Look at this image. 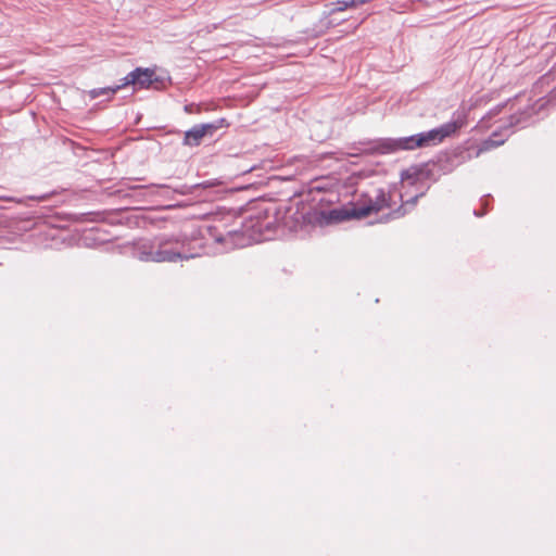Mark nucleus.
I'll return each mask as SVG.
<instances>
[{
    "label": "nucleus",
    "mask_w": 556,
    "mask_h": 556,
    "mask_svg": "<svg viewBox=\"0 0 556 556\" xmlns=\"http://www.w3.org/2000/svg\"><path fill=\"white\" fill-rule=\"evenodd\" d=\"M190 243L184 233L161 235L152 239L138 240L134 244V254L142 262L172 263L190 260L198 255L191 252Z\"/></svg>",
    "instance_id": "1"
},
{
    "label": "nucleus",
    "mask_w": 556,
    "mask_h": 556,
    "mask_svg": "<svg viewBox=\"0 0 556 556\" xmlns=\"http://www.w3.org/2000/svg\"><path fill=\"white\" fill-rule=\"evenodd\" d=\"M464 125V119L458 117L448 123L433 128L429 131L419 132L413 136L397 139H380L372 142L371 147L365 151L377 153H392L400 150H414L415 148H426L442 142L445 138L455 134Z\"/></svg>",
    "instance_id": "2"
},
{
    "label": "nucleus",
    "mask_w": 556,
    "mask_h": 556,
    "mask_svg": "<svg viewBox=\"0 0 556 556\" xmlns=\"http://www.w3.org/2000/svg\"><path fill=\"white\" fill-rule=\"evenodd\" d=\"M394 197L402 200V194L397 192L384 191L383 189L374 190L372 194H367L358 201L353 208L348 212L349 217L364 218L371 213H377L383 208H391L396 204Z\"/></svg>",
    "instance_id": "3"
},
{
    "label": "nucleus",
    "mask_w": 556,
    "mask_h": 556,
    "mask_svg": "<svg viewBox=\"0 0 556 556\" xmlns=\"http://www.w3.org/2000/svg\"><path fill=\"white\" fill-rule=\"evenodd\" d=\"M159 83L160 80L155 76L153 70L137 67L124 77V83L122 85H116L115 87L92 89L90 91V97L92 99H96L102 94L112 96L116 93L122 87L128 85H134L135 87L140 89L150 87L157 88L156 84Z\"/></svg>",
    "instance_id": "4"
},
{
    "label": "nucleus",
    "mask_w": 556,
    "mask_h": 556,
    "mask_svg": "<svg viewBox=\"0 0 556 556\" xmlns=\"http://www.w3.org/2000/svg\"><path fill=\"white\" fill-rule=\"evenodd\" d=\"M269 224L264 225L257 219L254 222L251 219L241 229L229 230L226 235H213V238L216 242L219 243H230L231 247L243 245L241 238L245 235L247 231L252 230L253 232L262 233L264 229H268Z\"/></svg>",
    "instance_id": "5"
},
{
    "label": "nucleus",
    "mask_w": 556,
    "mask_h": 556,
    "mask_svg": "<svg viewBox=\"0 0 556 556\" xmlns=\"http://www.w3.org/2000/svg\"><path fill=\"white\" fill-rule=\"evenodd\" d=\"M223 119L215 123L198 124L187 130L184 136L182 143L189 147H198L201 144L205 136H213L222 126Z\"/></svg>",
    "instance_id": "6"
},
{
    "label": "nucleus",
    "mask_w": 556,
    "mask_h": 556,
    "mask_svg": "<svg viewBox=\"0 0 556 556\" xmlns=\"http://www.w3.org/2000/svg\"><path fill=\"white\" fill-rule=\"evenodd\" d=\"M507 137H503L500 132L494 131L488 139H485L478 152L477 155H479L481 152L489 151L491 149L497 148L502 146L506 141Z\"/></svg>",
    "instance_id": "7"
},
{
    "label": "nucleus",
    "mask_w": 556,
    "mask_h": 556,
    "mask_svg": "<svg viewBox=\"0 0 556 556\" xmlns=\"http://www.w3.org/2000/svg\"><path fill=\"white\" fill-rule=\"evenodd\" d=\"M420 195L417 194L415 197H413L412 199L407 200L404 204L400 205L399 207H396L395 210H392L386 217H384V220H389V219H397V218H401L403 216L406 215L407 211L406 208L404 207V205H407V204H410L412 206H414L418 200Z\"/></svg>",
    "instance_id": "8"
},
{
    "label": "nucleus",
    "mask_w": 556,
    "mask_h": 556,
    "mask_svg": "<svg viewBox=\"0 0 556 556\" xmlns=\"http://www.w3.org/2000/svg\"><path fill=\"white\" fill-rule=\"evenodd\" d=\"M330 5H331V8L329 10L330 14H334L337 12H342L350 8H355L354 3H351V0H338L336 2H332Z\"/></svg>",
    "instance_id": "9"
},
{
    "label": "nucleus",
    "mask_w": 556,
    "mask_h": 556,
    "mask_svg": "<svg viewBox=\"0 0 556 556\" xmlns=\"http://www.w3.org/2000/svg\"><path fill=\"white\" fill-rule=\"evenodd\" d=\"M521 123V115L520 116H517V115H511L510 118H509V127H513L515 125H518Z\"/></svg>",
    "instance_id": "10"
},
{
    "label": "nucleus",
    "mask_w": 556,
    "mask_h": 556,
    "mask_svg": "<svg viewBox=\"0 0 556 556\" xmlns=\"http://www.w3.org/2000/svg\"><path fill=\"white\" fill-rule=\"evenodd\" d=\"M46 195H41V197H30V199H34V200H37V201H43L46 200Z\"/></svg>",
    "instance_id": "11"
},
{
    "label": "nucleus",
    "mask_w": 556,
    "mask_h": 556,
    "mask_svg": "<svg viewBox=\"0 0 556 556\" xmlns=\"http://www.w3.org/2000/svg\"><path fill=\"white\" fill-rule=\"evenodd\" d=\"M498 109L494 110V111H490L489 115L492 116V115H495L498 113Z\"/></svg>",
    "instance_id": "12"
},
{
    "label": "nucleus",
    "mask_w": 556,
    "mask_h": 556,
    "mask_svg": "<svg viewBox=\"0 0 556 556\" xmlns=\"http://www.w3.org/2000/svg\"><path fill=\"white\" fill-rule=\"evenodd\" d=\"M475 215L477 216H481L482 214L478 213L477 211H475Z\"/></svg>",
    "instance_id": "13"
}]
</instances>
